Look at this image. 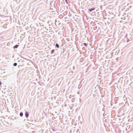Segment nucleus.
<instances>
[{"mask_svg":"<svg viewBox=\"0 0 133 133\" xmlns=\"http://www.w3.org/2000/svg\"><path fill=\"white\" fill-rule=\"evenodd\" d=\"M95 8H91V9H90L89 10V11L90 12H91L93 10H95Z\"/></svg>","mask_w":133,"mask_h":133,"instance_id":"obj_1","label":"nucleus"},{"mask_svg":"<svg viewBox=\"0 0 133 133\" xmlns=\"http://www.w3.org/2000/svg\"><path fill=\"white\" fill-rule=\"evenodd\" d=\"M20 115L21 116H22L23 115V114L22 112H21L20 114Z\"/></svg>","mask_w":133,"mask_h":133,"instance_id":"obj_4","label":"nucleus"},{"mask_svg":"<svg viewBox=\"0 0 133 133\" xmlns=\"http://www.w3.org/2000/svg\"><path fill=\"white\" fill-rule=\"evenodd\" d=\"M25 115L26 117H28L29 116L28 113L27 112H26L25 114Z\"/></svg>","mask_w":133,"mask_h":133,"instance_id":"obj_2","label":"nucleus"},{"mask_svg":"<svg viewBox=\"0 0 133 133\" xmlns=\"http://www.w3.org/2000/svg\"><path fill=\"white\" fill-rule=\"evenodd\" d=\"M54 50H51V54H52L54 52Z\"/></svg>","mask_w":133,"mask_h":133,"instance_id":"obj_6","label":"nucleus"},{"mask_svg":"<svg viewBox=\"0 0 133 133\" xmlns=\"http://www.w3.org/2000/svg\"><path fill=\"white\" fill-rule=\"evenodd\" d=\"M18 45H16L15 46H14V48H17V47H18Z\"/></svg>","mask_w":133,"mask_h":133,"instance_id":"obj_3","label":"nucleus"},{"mask_svg":"<svg viewBox=\"0 0 133 133\" xmlns=\"http://www.w3.org/2000/svg\"><path fill=\"white\" fill-rule=\"evenodd\" d=\"M56 46L58 48L59 47V45L58 44H56Z\"/></svg>","mask_w":133,"mask_h":133,"instance_id":"obj_5","label":"nucleus"},{"mask_svg":"<svg viewBox=\"0 0 133 133\" xmlns=\"http://www.w3.org/2000/svg\"><path fill=\"white\" fill-rule=\"evenodd\" d=\"M65 0L66 1V0Z\"/></svg>","mask_w":133,"mask_h":133,"instance_id":"obj_10","label":"nucleus"},{"mask_svg":"<svg viewBox=\"0 0 133 133\" xmlns=\"http://www.w3.org/2000/svg\"><path fill=\"white\" fill-rule=\"evenodd\" d=\"M2 84V82H1L0 81V85H1Z\"/></svg>","mask_w":133,"mask_h":133,"instance_id":"obj_9","label":"nucleus"},{"mask_svg":"<svg viewBox=\"0 0 133 133\" xmlns=\"http://www.w3.org/2000/svg\"><path fill=\"white\" fill-rule=\"evenodd\" d=\"M84 45H85L86 46H87L86 44V43H84Z\"/></svg>","mask_w":133,"mask_h":133,"instance_id":"obj_8","label":"nucleus"},{"mask_svg":"<svg viewBox=\"0 0 133 133\" xmlns=\"http://www.w3.org/2000/svg\"><path fill=\"white\" fill-rule=\"evenodd\" d=\"M14 65V66H16L17 65V63H15Z\"/></svg>","mask_w":133,"mask_h":133,"instance_id":"obj_7","label":"nucleus"}]
</instances>
